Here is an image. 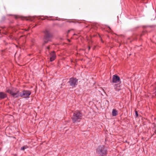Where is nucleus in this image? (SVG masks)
<instances>
[{"mask_svg":"<svg viewBox=\"0 0 156 156\" xmlns=\"http://www.w3.org/2000/svg\"><path fill=\"white\" fill-rule=\"evenodd\" d=\"M154 94H155V95H156V89H155V91L154 93Z\"/></svg>","mask_w":156,"mask_h":156,"instance_id":"15","label":"nucleus"},{"mask_svg":"<svg viewBox=\"0 0 156 156\" xmlns=\"http://www.w3.org/2000/svg\"><path fill=\"white\" fill-rule=\"evenodd\" d=\"M108 28H109V29H110V30H111V28H110L109 27H108Z\"/></svg>","mask_w":156,"mask_h":156,"instance_id":"16","label":"nucleus"},{"mask_svg":"<svg viewBox=\"0 0 156 156\" xmlns=\"http://www.w3.org/2000/svg\"><path fill=\"white\" fill-rule=\"evenodd\" d=\"M118 111L116 109H114L112 110V116H116L118 114Z\"/></svg>","mask_w":156,"mask_h":156,"instance_id":"11","label":"nucleus"},{"mask_svg":"<svg viewBox=\"0 0 156 156\" xmlns=\"http://www.w3.org/2000/svg\"><path fill=\"white\" fill-rule=\"evenodd\" d=\"M16 90L15 92H14V94H13V97L15 98H18L20 96L19 95V91L18 90Z\"/></svg>","mask_w":156,"mask_h":156,"instance_id":"10","label":"nucleus"},{"mask_svg":"<svg viewBox=\"0 0 156 156\" xmlns=\"http://www.w3.org/2000/svg\"><path fill=\"white\" fill-rule=\"evenodd\" d=\"M43 32L44 34L43 38L44 43L42 44L43 46H44L48 41H51V39L53 37V34L48 30H46L44 31Z\"/></svg>","mask_w":156,"mask_h":156,"instance_id":"2","label":"nucleus"},{"mask_svg":"<svg viewBox=\"0 0 156 156\" xmlns=\"http://www.w3.org/2000/svg\"><path fill=\"white\" fill-rule=\"evenodd\" d=\"M82 116L83 114L80 111L74 112L72 118L73 122L74 124L80 122L82 119Z\"/></svg>","mask_w":156,"mask_h":156,"instance_id":"1","label":"nucleus"},{"mask_svg":"<svg viewBox=\"0 0 156 156\" xmlns=\"http://www.w3.org/2000/svg\"><path fill=\"white\" fill-rule=\"evenodd\" d=\"M90 47H89V50H90Z\"/></svg>","mask_w":156,"mask_h":156,"instance_id":"17","label":"nucleus"},{"mask_svg":"<svg viewBox=\"0 0 156 156\" xmlns=\"http://www.w3.org/2000/svg\"><path fill=\"white\" fill-rule=\"evenodd\" d=\"M135 115L136 116V117H137L138 116V114L137 111H136L135 112Z\"/></svg>","mask_w":156,"mask_h":156,"instance_id":"13","label":"nucleus"},{"mask_svg":"<svg viewBox=\"0 0 156 156\" xmlns=\"http://www.w3.org/2000/svg\"><path fill=\"white\" fill-rule=\"evenodd\" d=\"M16 88L13 87H11L10 88L7 87L6 89V92L10 94L13 97V94L14 93L16 90Z\"/></svg>","mask_w":156,"mask_h":156,"instance_id":"7","label":"nucleus"},{"mask_svg":"<svg viewBox=\"0 0 156 156\" xmlns=\"http://www.w3.org/2000/svg\"><path fill=\"white\" fill-rule=\"evenodd\" d=\"M108 148L104 145L98 146L96 149V153L99 156H104L107 155Z\"/></svg>","mask_w":156,"mask_h":156,"instance_id":"3","label":"nucleus"},{"mask_svg":"<svg viewBox=\"0 0 156 156\" xmlns=\"http://www.w3.org/2000/svg\"><path fill=\"white\" fill-rule=\"evenodd\" d=\"M26 148H27V146H23L21 147V150L22 151H24L25 149Z\"/></svg>","mask_w":156,"mask_h":156,"instance_id":"12","label":"nucleus"},{"mask_svg":"<svg viewBox=\"0 0 156 156\" xmlns=\"http://www.w3.org/2000/svg\"><path fill=\"white\" fill-rule=\"evenodd\" d=\"M1 151V149H0V151Z\"/></svg>","mask_w":156,"mask_h":156,"instance_id":"19","label":"nucleus"},{"mask_svg":"<svg viewBox=\"0 0 156 156\" xmlns=\"http://www.w3.org/2000/svg\"><path fill=\"white\" fill-rule=\"evenodd\" d=\"M112 82L115 83H121V82L120 77L116 74L113 75L112 76Z\"/></svg>","mask_w":156,"mask_h":156,"instance_id":"6","label":"nucleus"},{"mask_svg":"<svg viewBox=\"0 0 156 156\" xmlns=\"http://www.w3.org/2000/svg\"><path fill=\"white\" fill-rule=\"evenodd\" d=\"M50 54L51 55L50 57V60L51 62H52L55 59L56 56L55 54V52L54 51H51Z\"/></svg>","mask_w":156,"mask_h":156,"instance_id":"8","label":"nucleus"},{"mask_svg":"<svg viewBox=\"0 0 156 156\" xmlns=\"http://www.w3.org/2000/svg\"><path fill=\"white\" fill-rule=\"evenodd\" d=\"M7 97V94L3 92H0V100L4 99Z\"/></svg>","mask_w":156,"mask_h":156,"instance_id":"9","label":"nucleus"},{"mask_svg":"<svg viewBox=\"0 0 156 156\" xmlns=\"http://www.w3.org/2000/svg\"><path fill=\"white\" fill-rule=\"evenodd\" d=\"M56 20H59L58 19H57Z\"/></svg>","mask_w":156,"mask_h":156,"instance_id":"18","label":"nucleus"},{"mask_svg":"<svg viewBox=\"0 0 156 156\" xmlns=\"http://www.w3.org/2000/svg\"><path fill=\"white\" fill-rule=\"evenodd\" d=\"M68 83L71 87H74L77 85L78 80L76 78L72 77L69 78Z\"/></svg>","mask_w":156,"mask_h":156,"instance_id":"4","label":"nucleus"},{"mask_svg":"<svg viewBox=\"0 0 156 156\" xmlns=\"http://www.w3.org/2000/svg\"><path fill=\"white\" fill-rule=\"evenodd\" d=\"M46 48L48 50H49L50 49V48L49 46H47L46 47Z\"/></svg>","mask_w":156,"mask_h":156,"instance_id":"14","label":"nucleus"},{"mask_svg":"<svg viewBox=\"0 0 156 156\" xmlns=\"http://www.w3.org/2000/svg\"><path fill=\"white\" fill-rule=\"evenodd\" d=\"M31 92L28 90H23L20 93V96L21 97H24V98H29V96L31 94Z\"/></svg>","mask_w":156,"mask_h":156,"instance_id":"5","label":"nucleus"}]
</instances>
